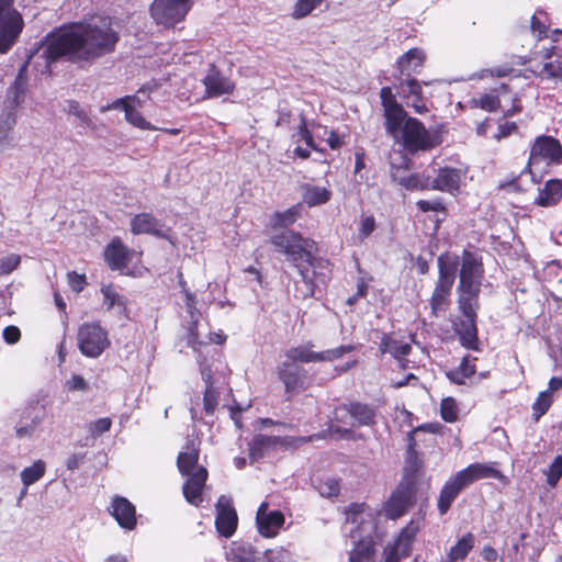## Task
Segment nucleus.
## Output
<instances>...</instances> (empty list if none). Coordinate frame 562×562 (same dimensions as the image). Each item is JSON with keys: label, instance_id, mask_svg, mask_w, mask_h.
I'll list each match as a JSON object with an SVG mask.
<instances>
[{"label": "nucleus", "instance_id": "obj_1", "mask_svg": "<svg viewBox=\"0 0 562 562\" xmlns=\"http://www.w3.org/2000/svg\"><path fill=\"white\" fill-rule=\"evenodd\" d=\"M119 34L108 18H92L72 23L52 35L44 49L47 65L59 57L71 61H90L112 53Z\"/></svg>", "mask_w": 562, "mask_h": 562}, {"label": "nucleus", "instance_id": "obj_2", "mask_svg": "<svg viewBox=\"0 0 562 562\" xmlns=\"http://www.w3.org/2000/svg\"><path fill=\"white\" fill-rule=\"evenodd\" d=\"M385 117V131L408 153L425 151L438 145V137L426 130L417 119L408 117L403 106L396 101L390 87L380 91Z\"/></svg>", "mask_w": 562, "mask_h": 562}, {"label": "nucleus", "instance_id": "obj_3", "mask_svg": "<svg viewBox=\"0 0 562 562\" xmlns=\"http://www.w3.org/2000/svg\"><path fill=\"white\" fill-rule=\"evenodd\" d=\"M199 454V443L190 441L179 452L177 459L179 472L188 477L183 484V496L188 503L194 506L202 503L203 488L207 480L206 469L198 464Z\"/></svg>", "mask_w": 562, "mask_h": 562}, {"label": "nucleus", "instance_id": "obj_4", "mask_svg": "<svg viewBox=\"0 0 562 562\" xmlns=\"http://www.w3.org/2000/svg\"><path fill=\"white\" fill-rule=\"evenodd\" d=\"M482 279V263L472 254L464 252L458 285L459 308L472 312L471 304H479Z\"/></svg>", "mask_w": 562, "mask_h": 562}, {"label": "nucleus", "instance_id": "obj_5", "mask_svg": "<svg viewBox=\"0 0 562 562\" xmlns=\"http://www.w3.org/2000/svg\"><path fill=\"white\" fill-rule=\"evenodd\" d=\"M271 244L276 249L284 254L291 262L300 268V262H306L314 266L315 243L310 238L302 237L299 233L286 231L274 235Z\"/></svg>", "mask_w": 562, "mask_h": 562}, {"label": "nucleus", "instance_id": "obj_6", "mask_svg": "<svg viewBox=\"0 0 562 562\" xmlns=\"http://www.w3.org/2000/svg\"><path fill=\"white\" fill-rule=\"evenodd\" d=\"M156 87V83H146L139 88L134 95H127L117 99L112 104L102 106L101 111L104 112L110 109L121 108L124 111L125 119L130 124L144 131H154L156 127L143 116L137 108H140L144 104L146 98L154 92Z\"/></svg>", "mask_w": 562, "mask_h": 562}, {"label": "nucleus", "instance_id": "obj_7", "mask_svg": "<svg viewBox=\"0 0 562 562\" xmlns=\"http://www.w3.org/2000/svg\"><path fill=\"white\" fill-rule=\"evenodd\" d=\"M381 518V512L366 504H351L346 509V522L352 526L350 533L355 540L378 535Z\"/></svg>", "mask_w": 562, "mask_h": 562}, {"label": "nucleus", "instance_id": "obj_8", "mask_svg": "<svg viewBox=\"0 0 562 562\" xmlns=\"http://www.w3.org/2000/svg\"><path fill=\"white\" fill-rule=\"evenodd\" d=\"M439 277L430 299L431 312L438 315L449 306V296L456 279V260H450L448 255L438 257Z\"/></svg>", "mask_w": 562, "mask_h": 562}, {"label": "nucleus", "instance_id": "obj_9", "mask_svg": "<svg viewBox=\"0 0 562 562\" xmlns=\"http://www.w3.org/2000/svg\"><path fill=\"white\" fill-rule=\"evenodd\" d=\"M23 19L13 0H0V54L7 53L23 30Z\"/></svg>", "mask_w": 562, "mask_h": 562}, {"label": "nucleus", "instance_id": "obj_10", "mask_svg": "<svg viewBox=\"0 0 562 562\" xmlns=\"http://www.w3.org/2000/svg\"><path fill=\"white\" fill-rule=\"evenodd\" d=\"M562 162V146L558 139L552 136H539L535 139L529 155L528 168L533 176L541 165L549 167Z\"/></svg>", "mask_w": 562, "mask_h": 562}, {"label": "nucleus", "instance_id": "obj_11", "mask_svg": "<svg viewBox=\"0 0 562 562\" xmlns=\"http://www.w3.org/2000/svg\"><path fill=\"white\" fill-rule=\"evenodd\" d=\"M78 346L86 357L97 358L110 346L108 331L99 323H86L79 328Z\"/></svg>", "mask_w": 562, "mask_h": 562}, {"label": "nucleus", "instance_id": "obj_12", "mask_svg": "<svg viewBox=\"0 0 562 562\" xmlns=\"http://www.w3.org/2000/svg\"><path fill=\"white\" fill-rule=\"evenodd\" d=\"M47 415L46 405L43 403L30 402L22 412L21 419L16 423L14 430L19 439H32L42 429Z\"/></svg>", "mask_w": 562, "mask_h": 562}, {"label": "nucleus", "instance_id": "obj_13", "mask_svg": "<svg viewBox=\"0 0 562 562\" xmlns=\"http://www.w3.org/2000/svg\"><path fill=\"white\" fill-rule=\"evenodd\" d=\"M190 5V0H155L150 7V12L158 24L173 26L184 19Z\"/></svg>", "mask_w": 562, "mask_h": 562}, {"label": "nucleus", "instance_id": "obj_14", "mask_svg": "<svg viewBox=\"0 0 562 562\" xmlns=\"http://www.w3.org/2000/svg\"><path fill=\"white\" fill-rule=\"evenodd\" d=\"M285 521L284 515L280 510H269L268 503L263 502L258 507L256 514V524L259 533L265 538L276 537Z\"/></svg>", "mask_w": 562, "mask_h": 562}, {"label": "nucleus", "instance_id": "obj_15", "mask_svg": "<svg viewBox=\"0 0 562 562\" xmlns=\"http://www.w3.org/2000/svg\"><path fill=\"white\" fill-rule=\"evenodd\" d=\"M418 527L413 522L406 526L397 538L384 549V562H398L411 553Z\"/></svg>", "mask_w": 562, "mask_h": 562}, {"label": "nucleus", "instance_id": "obj_16", "mask_svg": "<svg viewBox=\"0 0 562 562\" xmlns=\"http://www.w3.org/2000/svg\"><path fill=\"white\" fill-rule=\"evenodd\" d=\"M237 514L231 498L221 496L216 503L215 526L217 532L225 537H232L237 528Z\"/></svg>", "mask_w": 562, "mask_h": 562}, {"label": "nucleus", "instance_id": "obj_17", "mask_svg": "<svg viewBox=\"0 0 562 562\" xmlns=\"http://www.w3.org/2000/svg\"><path fill=\"white\" fill-rule=\"evenodd\" d=\"M472 312L460 308L465 319L456 324V331L459 335L461 345L469 349H475L477 345L476 312L479 304H471Z\"/></svg>", "mask_w": 562, "mask_h": 562}, {"label": "nucleus", "instance_id": "obj_18", "mask_svg": "<svg viewBox=\"0 0 562 562\" xmlns=\"http://www.w3.org/2000/svg\"><path fill=\"white\" fill-rule=\"evenodd\" d=\"M278 376L284 384L288 394L299 393L306 389L305 371L289 361H282L278 367Z\"/></svg>", "mask_w": 562, "mask_h": 562}, {"label": "nucleus", "instance_id": "obj_19", "mask_svg": "<svg viewBox=\"0 0 562 562\" xmlns=\"http://www.w3.org/2000/svg\"><path fill=\"white\" fill-rule=\"evenodd\" d=\"M180 284L183 289L184 297H186V307L187 312L191 317V322L188 327V334L184 337L187 345L191 347L194 351H198L205 342L199 340L196 326L199 321V311L196 308V297L195 294L192 293L189 289L186 288V282L180 281Z\"/></svg>", "mask_w": 562, "mask_h": 562}, {"label": "nucleus", "instance_id": "obj_20", "mask_svg": "<svg viewBox=\"0 0 562 562\" xmlns=\"http://www.w3.org/2000/svg\"><path fill=\"white\" fill-rule=\"evenodd\" d=\"M110 514L114 517L117 524L126 529L132 530L136 526V510L135 506L125 497L115 496L112 499L109 508Z\"/></svg>", "mask_w": 562, "mask_h": 562}, {"label": "nucleus", "instance_id": "obj_21", "mask_svg": "<svg viewBox=\"0 0 562 562\" xmlns=\"http://www.w3.org/2000/svg\"><path fill=\"white\" fill-rule=\"evenodd\" d=\"M464 177L465 175L461 169L445 167L439 169V172L431 182L430 188L456 194L459 192Z\"/></svg>", "mask_w": 562, "mask_h": 562}, {"label": "nucleus", "instance_id": "obj_22", "mask_svg": "<svg viewBox=\"0 0 562 562\" xmlns=\"http://www.w3.org/2000/svg\"><path fill=\"white\" fill-rule=\"evenodd\" d=\"M205 92L209 97H220L229 94L235 89V83L231 78L222 74L215 67H211L203 79Z\"/></svg>", "mask_w": 562, "mask_h": 562}, {"label": "nucleus", "instance_id": "obj_23", "mask_svg": "<svg viewBox=\"0 0 562 562\" xmlns=\"http://www.w3.org/2000/svg\"><path fill=\"white\" fill-rule=\"evenodd\" d=\"M342 412L350 415V417L355 420L356 425L359 426H369L372 425L374 422V411L366 404L349 403L337 407L334 417L336 422H345L344 416L340 415V413Z\"/></svg>", "mask_w": 562, "mask_h": 562}, {"label": "nucleus", "instance_id": "obj_24", "mask_svg": "<svg viewBox=\"0 0 562 562\" xmlns=\"http://www.w3.org/2000/svg\"><path fill=\"white\" fill-rule=\"evenodd\" d=\"M411 502V492L407 488H398L392 493L390 498L385 502L382 510L389 519H396L405 514Z\"/></svg>", "mask_w": 562, "mask_h": 562}, {"label": "nucleus", "instance_id": "obj_25", "mask_svg": "<svg viewBox=\"0 0 562 562\" xmlns=\"http://www.w3.org/2000/svg\"><path fill=\"white\" fill-rule=\"evenodd\" d=\"M131 231L135 235L150 234L159 237H167L164 225L151 214L140 213L131 221Z\"/></svg>", "mask_w": 562, "mask_h": 562}, {"label": "nucleus", "instance_id": "obj_26", "mask_svg": "<svg viewBox=\"0 0 562 562\" xmlns=\"http://www.w3.org/2000/svg\"><path fill=\"white\" fill-rule=\"evenodd\" d=\"M133 255L120 240H113L104 250V258L112 270H122Z\"/></svg>", "mask_w": 562, "mask_h": 562}, {"label": "nucleus", "instance_id": "obj_27", "mask_svg": "<svg viewBox=\"0 0 562 562\" xmlns=\"http://www.w3.org/2000/svg\"><path fill=\"white\" fill-rule=\"evenodd\" d=\"M284 440L276 436L256 435L249 443V456L251 459L257 460L265 457L278 446H283Z\"/></svg>", "mask_w": 562, "mask_h": 562}, {"label": "nucleus", "instance_id": "obj_28", "mask_svg": "<svg viewBox=\"0 0 562 562\" xmlns=\"http://www.w3.org/2000/svg\"><path fill=\"white\" fill-rule=\"evenodd\" d=\"M426 55L420 48H412L401 56L397 60V67L402 75L411 76L418 74L424 65Z\"/></svg>", "mask_w": 562, "mask_h": 562}, {"label": "nucleus", "instance_id": "obj_29", "mask_svg": "<svg viewBox=\"0 0 562 562\" xmlns=\"http://www.w3.org/2000/svg\"><path fill=\"white\" fill-rule=\"evenodd\" d=\"M562 198V180L552 179L547 181L543 189L539 190L535 203L540 206H551Z\"/></svg>", "mask_w": 562, "mask_h": 562}, {"label": "nucleus", "instance_id": "obj_30", "mask_svg": "<svg viewBox=\"0 0 562 562\" xmlns=\"http://www.w3.org/2000/svg\"><path fill=\"white\" fill-rule=\"evenodd\" d=\"M101 293L103 295V304L108 310L114 311L116 314L127 317V300L120 294L112 285H102Z\"/></svg>", "mask_w": 562, "mask_h": 562}, {"label": "nucleus", "instance_id": "obj_31", "mask_svg": "<svg viewBox=\"0 0 562 562\" xmlns=\"http://www.w3.org/2000/svg\"><path fill=\"white\" fill-rule=\"evenodd\" d=\"M285 360L290 363L295 362H318V352L313 350V345L311 342H305L295 347L289 348L284 352Z\"/></svg>", "mask_w": 562, "mask_h": 562}, {"label": "nucleus", "instance_id": "obj_32", "mask_svg": "<svg viewBox=\"0 0 562 562\" xmlns=\"http://www.w3.org/2000/svg\"><path fill=\"white\" fill-rule=\"evenodd\" d=\"M463 488L461 485L457 482V480L452 476L450 477L445 485L442 486L438 499V509L441 515L446 514L453 503V501L457 498L459 493Z\"/></svg>", "mask_w": 562, "mask_h": 562}, {"label": "nucleus", "instance_id": "obj_33", "mask_svg": "<svg viewBox=\"0 0 562 562\" xmlns=\"http://www.w3.org/2000/svg\"><path fill=\"white\" fill-rule=\"evenodd\" d=\"M474 536L471 532L464 535L452 546L447 553L445 562H461L474 547Z\"/></svg>", "mask_w": 562, "mask_h": 562}, {"label": "nucleus", "instance_id": "obj_34", "mask_svg": "<svg viewBox=\"0 0 562 562\" xmlns=\"http://www.w3.org/2000/svg\"><path fill=\"white\" fill-rule=\"evenodd\" d=\"M380 350L382 353H390L395 359L401 360L409 353L411 345L406 341L393 338L391 335H384L380 342Z\"/></svg>", "mask_w": 562, "mask_h": 562}, {"label": "nucleus", "instance_id": "obj_35", "mask_svg": "<svg viewBox=\"0 0 562 562\" xmlns=\"http://www.w3.org/2000/svg\"><path fill=\"white\" fill-rule=\"evenodd\" d=\"M507 91V87L502 85L499 88L495 89L492 93L483 94L477 99L471 100V105L473 108H480L487 112H494L502 106V101L499 99V94Z\"/></svg>", "mask_w": 562, "mask_h": 562}, {"label": "nucleus", "instance_id": "obj_36", "mask_svg": "<svg viewBox=\"0 0 562 562\" xmlns=\"http://www.w3.org/2000/svg\"><path fill=\"white\" fill-rule=\"evenodd\" d=\"M228 562H255V552L251 546L240 542H232L225 552Z\"/></svg>", "mask_w": 562, "mask_h": 562}, {"label": "nucleus", "instance_id": "obj_37", "mask_svg": "<svg viewBox=\"0 0 562 562\" xmlns=\"http://www.w3.org/2000/svg\"><path fill=\"white\" fill-rule=\"evenodd\" d=\"M330 196L331 192L325 187L307 184L303 190V201L308 206L325 204L329 201Z\"/></svg>", "mask_w": 562, "mask_h": 562}, {"label": "nucleus", "instance_id": "obj_38", "mask_svg": "<svg viewBox=\"0 0 562 562\" xmlns=\"http://www.w3.org/2000/svg\"><path fill=\"white\" fill-rule=\"evenodd\" d=\"M201 374L205 382V392L203 397L204 411L206 414H213L217 406L218 393L213 387L211 370L207 368H202Z\"/></svg>", "mask_w": 562, "mask_h": 562}, {"label": "nucleus", "instance_id": "obj_39", "mask_svg": "<svg viewBox=\"0 0 562 562\" xmlns=\"http://www.w3.org/2000/svg\"><path fill=\"white\" fill-rule=\"evenodd\" d=\"M26 64H24L11 87L8 89V99L18 105L23 101L26 91Z\"/></svg>", "mask_w": 562, "mask_h": 562}, {"label": "nucleus", "instance_id": "obj_40", "mask_svg": "<svg viewBox=\"0 0 562 562\" xmlns=\"http://www.w3.org/2000/svg\"><path fill=\"white\" fill-rule=\"evenodd\" d=\"M471 465L476 481L482 479H496L501 482L507 481L506 476L498 470V464L496 462H476Z\"/></svg>", "mask_w": 562, "mask_h": 562}, {"label": "nucleus", "instance_id": "obj_41", "mask_svg": "<svg viewBox=\"0 0 562 562\" xmlns=\"http://www.w3.org/2000/svg\"><path fill=\"white\" fill-rule=\"evenodd\" d=\"M474 373L475 366L470 362L468 357H464L458 368L447 372V376L452 383L461 385Z\"/></svg>", "mask_w": 562, "mask_h": 562}, {"label": "nucleus", "instance_id": "obj_42", "mask_svg": "<svg viewBox=\"0 0 562 562\" xmlns=\"http://www.w3.org/2000/svg\"><path fill=\"white\" fill-rule=\"evenodd\" d=\"M46 471V463L43 460H36L32 465L26 467L21 472L23 485L30 486L41 480Z\"/></svg>", "mask_w": 562, "mask_h": 562}, {"label": "nucleus", "instance_id": "obj_43", "mask_svg": "<svg viewBox=\"0 0 562 562\" xmlns=\"http://www.w3.org/2000/svg\"><path fill=\"white\" fill-rule=\"evenodd\" d=\"M14 124L15 117L11 113L7 114L0 122V156H2L12 146L10 132Z\"/></svg>", "mask_w": 562, "mask_h": 562}, {"label": "nucleus", "instance_id": "obj_44", "mask_svg": "<svg viewBox=\"0 0 562 562\" xmlns=\"http://www.w3.org/2000/svg\"><path fill=\"white\" fill-rule=\"evenodd\" d=\"M359 541L349 554L350 562H364L373 552L372 536L370 538H358Z\"/></svg>", "mask_w": 562, "mask_h": 562}, {"label": "nucleus", "instance_id": "obj_45", "mask_svg": "<svg viewBox=\"0 0 562 562\" xmlns=\"http://www.w3.org/2000/svg\"><path fill=\"white\" fill-rule=\"evenodd\" d=\"M459 405L457 401L451 397H445L440 403V416L447 423H454L459 418Z\"/></svg>", "mask_w": 562, "mask_h": 562}, {"label": "nucleus", "instance_id": "obj_46", "mask_svg": "<svg viewBox=\"0 0 562 562\" xmlns=\"http://www.w3.org/2000/svg\"><path fill=\"white\" fill-rule=\"evenodd\" d=\"M299 216V206L290 207L283 212H277L272 216V225L274 227H286L292 225Z\"/></svg>", "mask_w": 562, "mask_h": 562}, {"label": "nucleus", "instance_id": "obj_47", "mask_svg": "<svg viewBox=\"0 0 562 562\" xmlns=\"http://www.w3.org/2000/svg\"><path fill=\"white\" fill-rule=\"evenodd\" d=\"M552 405V395L550 391H542L532 404L535 419L538 420L543 416Z\"/></svg>", "mask_w": 562, "mask_h": 562}, {"label": "nucleus", "instance_id": "obj_48", "mask_svg": "<svg viewBox=\"0 0 562 562\" xmlns=\"http://www.w3.org/2000/svg\"><path fill=\"white\" fill-rule=\"evenodd\" d=\"M398 93L402 98L407 100L411 98H419L422 95V86L415 79H406L401 81Z\"/></svg>", "mask_w": 562, "mask_h": 562}, {"label": "nucleus", "instance_id": "obj_49", "mask_svg": "<svg viewBox=\"0 0 562 562\" xmlns=\"http://www.w3.org/2000/svg\"><path fill=\"white\" fill-rule=\"evenodd\" d=\"M323 1L324 0H297L292 15L295 19L304 18L316 9Z\"/></svg>", "mask_w": 562, "mask_h": 562}, {"label": "nucleus", "instance_id": "obj_50", "mask_svg": "<svg viewBox=\"0 0 562 562\" xmlns=\"http://www.w3.org/2000/svg\"><path fill=\"white\" fill-rule=\"evenodd\" d=\"M353 349L355 347L352 345H344L337 348L318 352V362L334 361L336 359L341 358L345 353L352 351Z\"/></svg>", "mask_w": 562, "mask_h": 562}, {"label": "nucleus", "instance_id": "obj_51", "mask_svg": "<svg viewBox=\"0 0 562 562\" xmlns=\"http://www.w3.org/2000/svg\"><path fill=\"white\" fill-rule=\"evenodd\" d=\"M547 483L554 487L562 476V456L555 457L550 468L546 471Z\"/></svg>", "mask_w": 562, "mask_h": 562}, {"label": "nucleus", "instance_id": "obj_52", "mask_svg": "<svg viewBox=\"0 0 562 562\" xmlns=\"http://www.w3.org/2000/svg\"><path fill=\"white\" fill-rule=\"evenodd\" d=\"M401 186L411 190H425L430 188L427 179H422L418 175H409L398 179Z\"/></svg>", "mask_w": 562, "mask_h": 562}, {"label": "nucleus", "instance_id": "obj_53", "mask_svg": "<svg viewBox=\"0 0 562 562\" xmlns=\"http://www.w3.org/2000/svg\"><path fill=\"white\" fill-rule=\"evenodd\" d=\"M375 226V220L372 215L361 217L358 229L359 240L363 241L366 238H368L374 232Z\"/></svg>", "mask_w": 562, "mask_h": 562}, {"label": "nucleus", "instance_id": "obj_54", "mask_svg": "<svg viewBox=\"0 0 562 562\" xmlns=\"http://www.w3.org/2000/svg\"><path fill=\"white\" fill-rule=\"evenodd\" d=\"M293 138L295 142L303 140L308 148H312L315 150L317 149L314 144L313 136L307 128L306 122L303 119L301 120L299 128H297L296 133L293 135Z\"/></svg>", "mask_w": 562, "mask_h": 562}, {"label": "nucleus", "instance_id": "obj_55", "mask_svg": "<svg viewBox=\"0 0 562 562\" xmlns=\"http://www.w3.org/2000/svg\"><path fill=\"white\" fill-rule=\"evenodd\" d=\"M111 426H112L111 418L102 417L94 422H91L88 425V431L90 432L91 436L98 437V436L102 435L103 432L109 431Z\"/></svg>", "mask_w": 562, "mask_h": 562}, {"label": "nucleus", "instance_id": "obj_56", "mask_svg": "<svg viewBox=\"0 0 562 562\" xmlns=\"http://www.w3.org/2000/svg\"><path fill=\"white\" fill-rule=\"evenodd\" d=\"M21 261V257L15 254L8 255L0 259V276H5L14 271Z\"/></svg>", "mask_w": 562, "mask_h": 562}, {"label": "nucleus", "instance_id": "obj_57", "mask_svg": "<svg viewBox=\"0 0 562 562\" xmlns=\"http://www.w3.org/2000/svg\"><path fill=\"white\" fill-rule=\"evenodd\" d=\"M66 387L70 392H87L90 390L88 381H86L85 378L79 374H72L66 381Z\"/></svg>", "mask_w": 562, "mask_h": 562}, {"label": "nucleus", "instance_id": "obj_58", "mask_svg": "<svg viewBox=\"0 0 562 562\" xmlns=\"http://www.w3.org/2000/svg\"><path fill=\"white\" fill-rule=\"evenodd\" d=\"M453 477L457 480V482L461 485L462 488L469 486L470 484L476 482L474 471L472 469V465H468L465 469L457 472Z\"/></svg>", "mask_w": 562, "mask_h": 562}, {"label": "nucleus", "instance_id": "obj_59", "mask_svg": "<svg viewBox=\"0 0 562 562\" xmlns=\"http://www.w3.org/2000/svg\"><path fill=\"white\" fill-rule=\"evenodd\" d=\"M318 491L322 496H336L339 493V483L336 479H327L325 482L319 484Z\"/></svg>", "mask_w": 562, "mask_h": 562}, {"label": "nucleus", "instance_id": "obj_60", "mask_svg": "<svg viewBox=\"0 0 562 562\" xmlns=\"http://www.w3.org/2000/svg\"><path fill=\"white\" fill-rule=\"evenodd\" d=\"M67 281L71 290L79 293L87 285V280L85 274H79L75 271H71L67 274Z\"/></svg>", "mask_w": 562, "mask_h": 562}, {"label": "nucleus", "instance_id": "obj_61", "mask_svg": "<svg viewBox=\"0 0 562 562\" xmlns=\"http://www.w3.org/2000/svg\"><path fill=\"white\" fill-rule=\"evenodd\" d=\"M66 111L68 114L74 115L75 117H77L78 120H80L83 123L89 122V116H88L87 112L85 111L83 108L80 106V104L77 101H72V100L68 101Z\"/></svg>", "mask_w": 562, "mask_h": 562}, {"label": "nucleus", "instance_id": "obj_62", "mask_svg": "<svg viewBox=\"0 0 562 562\" xmlns=\"http://www.w3.org/2000/svg\"><path fill=\"white\" fill-rule=\"evenodd\" d=\"M512 69L507 67H498L494 69H483L477 74H474L470 79H483L487 76L505 77L510 74Z\"/></svg>", "mask_w": 562, "mask_h": 562}, {"label": "nucleus", "instance_id": "obj_63", "mask_svg": "<svg viewBox=\"0 0 562 562\" xmlns=\"http://www.w3.org/2000/svg\"><path fill=\"white\" fill-rule=\"evenodd\" d=\"M417 206L423 212L428 211H435V212H442L445 211V205L442 204L441 200H419L417 202Z\"/></svg>", "mask_w": 562, "mask_h": 562}, {"label": "nucleus", "instance_id": "obj_64", "mask_svg": "<svg viewBox=\"0 0 562 562\" xmlns=\"http://www.w3.org/2000/svg\"><path fill=\"white\" fill-rule=\"evenodd\" d=\"M265 555L269 562H286L289 559V552L282 548L268 550Z\"/></svg>", "mask_w": 562, "mask_h": 562}]
</instances>
